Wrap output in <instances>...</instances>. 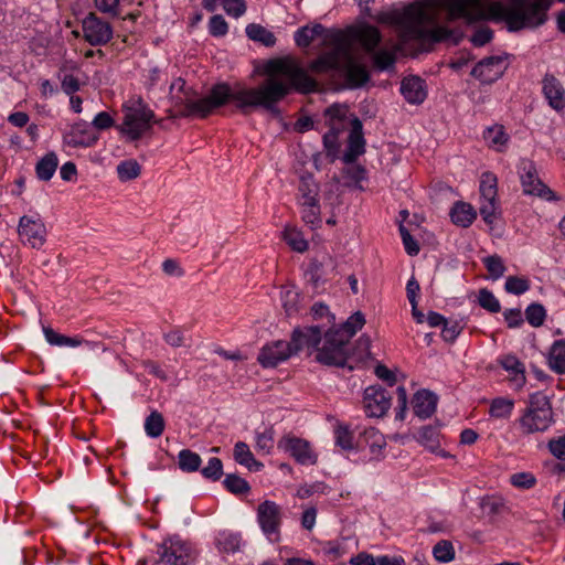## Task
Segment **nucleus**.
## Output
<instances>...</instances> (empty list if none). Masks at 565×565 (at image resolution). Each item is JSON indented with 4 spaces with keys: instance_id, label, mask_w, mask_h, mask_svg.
I'll return each mask as SVG.
<instances>
[{
    "instance_id": "864d4df0",
    "label": "nucleus",
    "mask_w": 565,
    "mask_h": 565,
    "mask_svg": "<svg viewBox=\"0 0 565 565\" xmlns=\"http://www.w3.org/2000/svg\"><path fill=\"white\" fill-rule=\"evenodd\" d=\"M335 446L343 450H352L354 448L353 434L347 425H338L334 428Z\"/></svg>"
},
{
    "instance_id": "09e8293b",
    "label": "nucleus",
    "mask_w": 565,
    "mask_h": 565,
    "mask_svg": "<svg viewBox=\"0 0 565 565\" xmlns=\"http://www.w3.org/2000/svg\"><path fill=\"white\" fill-rule=\"evenodd\" d=\"M433 556L439 563H449L455 558V547L448 540H441L433 547Z\"/></svg>"
},
{
    "instance_id": "5701e85b",
    "label": "nucleus",
    "mask_w": 565,
    "mask_h": 565,
    "mask_svg": "<svg viewBox=\"0 0 565 565\" xmlns=\"http://www.w3.org/2000/svg\"><path fill=\"white\" fill-rule=\"evenodd\" d=\"M503 73V60L500 56H490L478 62L472 68V76L483 83L497 81Z\"/></svg>"
},
{
    "instance_id": "1a4fd4ad",
    "label": "nucleus",
    "mask_w": 565,
    "mask_h": 565,
    "mask_svg": "<svg viewBox=\"0 0 565 565\" xmlns=\"http://www.w3.org/2000/svg\"><path fill=\"white\" fill-rule=\"evenodd\" d=\"M257 522L270 542H279L282 523V509L274 501L265 500L257 508Z\"/></svg>"
},
{
    "instance_id": "8fccbe9b",
    "label": "nucleus",
    "mask_w": 565,
    "mask_h": 565,
    "mask_svg": "<svg viewBox=\"0 0 565 565\" xmlns=\"http://www.w3.org/2000/svg\"><path fill=\"white\" fill-rule=\"evenodd\" d=\"M525 319L534 328L543 326L546 319V310L543 305L533 302L525 309Z\"/></svg>"
},
{
    "instance_id": "39448f33",
    "label": "nucleus",
    "mask_w": 565,
    "mask_h": 565,
    "mask_svg": "<svg viewBox=\"0 0 565 565\" xmlns=\"http://www.w3.org/2000/svg\"><path fill=\"white\" fill-rule=\"evenodd\" d=\"M326 46H331L308 64V70L316 74H328L342 70L343 56H349V40L344 33L327 35Z\"/></svg>"
},
{
    "instance_id": "4c0bfd02",
    "label": "nucleus",
    "mask_w": 565,
    "mask_h": 565,
    "mask_svg": "<svg viewBox=\"0 0 565 565\" xmlns=\"http://www.w3.org/2000/svg\"><path fill=\"white\" fill-rule=\"evenodd\" d=\"M514 409V401L509 397H495L490 403L489 415L497 419H508Z\"/></svg>"
},
{
    "instance_id": "cd10ccee",
    "label": "nucleus",
    "mask_w": 565,
    "mask_h": 565,
    "mask_svg": "<svg viewBox=\"0 0 565 565\" xmlns=\"http://www.w3.org/2000/svg\"><path fill=\"white\" fill-rule=\"evenodd\" d=\"M500 365L509 373V381L514 390H520L526 382L524 364L512 354L500 359Z\"/></svg>"
},
{
    "instance_id": "a878e982",
    "label": "nucleus",
    "mask_w": 565,
    "mask_h": 565,
    "mask_svg": "<svg viewBox=\"0 0 565 565\" xmlns=\"http://www.w3.org/2000/svg\"><path fill=\"white\" fill-rule=\"evenodd\" d=\"M365 151V140L362 134L361 121L355 118L353 120V128L349 135L348 147L343 153L342 160L344 163L350 164Z\"/></svg>"
},
{
    "instance_id": "c85d7f7f",
    "label": "nucleus",
    "mask_w": 565,
    "mask_h": 565,
    "mask_svg": "<svg viewBox=\"0 0 565 565\" xmlns=\"http://www.w3.org/2000/svg\"><path fill=\"white\" fill-rule=\"evenodd\" d=\"M521 15L522 25L520 30L526 26H539L546 20L545 8L541 2H530L523 10L515 8Z\"/></svg>"
},
{
    "instance_id": "5fc2aeb1",
    "label": "nucleus",
    "mask_w": 565,
    "mask_h": 565,
    "mask_svg": "<svg viewBox=\"0 0 565 565\" xmlns=\"http://www.w3.org/2000/svg\"><path fill=\"white\" fill-rule=\"evenodd\" d=\"M274 429L266 428L264 431H256V449L257 451L268 455L274 448Z\"/></svg>"
},
{
    "instance_id": "4d7b16f0",
    "label": "nucleus",
    "mask_w": 565,
    "mask_h": 565,
    "mask_svg": "<svg viewBox=\"0 0 565 565\" xmlns=\"http://www.w3.org/2000/svg\"><path fill=\"white\" fill-rule=\"evenodd\" d=\"M301 206L302 220L310 225L320 223V204L319 201L303 203Z\"/></svg>"
},
{
    "instance_id": "9d476101",
    "label": "nucleus",
    "mask_w": 565,
    "mask_h": 565,
    "mask_svg": "<svg viewBox=\"0 0 565 565\" xmlns=\"http://www.w3.org/2000/svg\"><path fill=\"white\" fill-rule=\"evenodd\" d=\"M277 446L299 465L312 466L317 463L318 456L306 439L286 435L279 439Z\"/></svg>"
},
{
    "instance_id": "dca6fc26",
    "label": "nucleus",
    "mask_w": 565,
    "mask_h": 565,
    "mask_svg": "<svg viewBox=\"0 0 565 565\" xmlns=\"http://www.w3.org/2000/svg\"><path fill=\"white\" fill-rule=\"evenodd\" d=\"M482 0H451L448 6L449 20L462 19L467 24L480 22L484 18Z\"/></svg>"
},
{
    "instance_id": "a18cd8bd",
    "label": "nucleus",
    "mask_w": 565,
    "mask_h": 565,
    "mask_svg": "<svg viewBox=\"0 0 565 565\" xmlns=\"http://www.w3.org/2000/svg\"><path fill=\"white\" fill-rule=\"evenodd\" d=\"M223 486L228 492L236 495L247 494L250 491L248 482L234 473L226 475L223 480Z\"/></svg>"
},
{
    "instance_id": "20e7f679",
    "label": "nucleus",
    "mask_w": 565,
    "mask_h": 565,
    "mask_svg": "<svg viewBox=\"0 0 565 565\" xmlns=\"http://www.w3.org/2000/svg\"><path fill=\"white\" fill-rule=\"evenodd\" d=\"M516 424L523 435L546 431L554 424V413L550 398L542 392L530 394L527 405Z\"/></svg>"
},
{
    "instance_id": "a211bd4d",
    "label": "nucleus",
    "mask_w": 565,
    "mask_h": 565,
    "mask_svg": "<svg viewBox=\"0 0 565 565\" xmlns=\"http://www.w3.org/2000/svg\"><path fill=\"white\" fill-rule=\"evenodd\" d=\"M542 94L547 105L556 113L565 110V88L562 82L552 74H545L542 79Z\"/></svg>"
},
{
    "instance_id": "e433bc0d",
    "label": "nucleus",
    "mask_w": 565,
    "mask_h": 565,
    "mask_svg": "<svg viewBox=\"0 0 565 565\" xmlns=\"http://www.w3.org/2000/svg\"><path fill=\"white\" fill-rule=\"evenodd\" d=\"M299 204L316 202L318 200L319 186L312 175H302L299 182Z\"/></svg>"
},
{
    "instance_id": "b1692460",
    "label": "nucleus",
    "mask_w": 565,
    "mask_h": 565,
    "mask_svg": "<svg viewBox=\"0 0 565 565\" xmlns=\"http://www.w3.org/2000/svg\"><path fill=\"white\" fill-rule=\"evenodd\" d=\"M349 51L351 45L349 44ZM350 87H361L370 79V73L363 64L356 63L349 52V56H343L342 70Z\"/></svg>"
},
{
    "instance_id": "0eeeda50",
    "label": "nucleus",
    "mask_w": 565,
    "mask_h": 565,
    "mask_svg": "<svg viewBox=\"0 0 565 565\" xmlns=\"http://www.w3.org/2000/svg\"><path fill=\"white\" fill-rule=\"evenodd\" d=\"M153 118L154 113L139 98L134 106L127 108L121 132L131 141H136L151 129Z\"/></svg>"
},
{
    "instance_id": "13d9d810",
    "label": "nucleus",
    "mask_w": 565,
    "mask_h": 565,
    "mask_svg": "<svg viewBox=\"0 0 565 565\" xmlns=\"http://www.w3.org/2000/svg\"><path fill=\"white\" fill-rule=\"evenodd\" d=\"M510 482L515 488L529 490L536 484V478L532 472H516L511 475Z\"/></svg>"
},
{
    "instance_id": "393cba45",
    "label": "nucleus",
    "mask_w": 565,
    "mask_h": 565,
    "mask_svg": "<svg viewBox=\"0 0 565 565\" xmlns=\"http://www.w3.org/2000/svg\"><path fill=\"white\" fill-rule=\"evenodd\" d=\"M399 90L405 100L413 105L422 104L427 97L426 83L419 76L403 78Z\"/></svg>"
},
{
    "instance_id": "c03bdc74",
    "label": "nucleus",
    "mask_w": 565,
    "mask_h": 565,
    "mask_svg": "<svg viewBox=\"0 0 565 565\" xmlns=\"http://www.w3.org/2000/svg\"><path fill=\"white\" fill-rule=\"evenodd\" d=\"M284 239L296 252L303 253L308 249V242L305 239L302 233L296 227L287 226L284 230Z\"/></svg>"
},
{
    "instance_id": "0e129e2a",
    "label": "nucleus",
    "mask_w": 565,
    "mask_h": 565,
    "mask_svg": "<svg viewBox=\"0 0 565 565\" xmlns=\"http://www.w3.org/2000/svg\"><path fill=\"white\" fill-rule=\"evenodd\" d=\"M282 307L288 316L297 311L298 292L292 289L281 291Z\"/></svg>"
},
{
    "instance_id": "ddd939ff",
    "label": "nucleus",
    "mask_w": 565,
    "mask_h": 565,
    "mask_svg": "<svg viewBox=\"0 0 565 565\" xmlns=\"http://www.w3.org/2000/svg\"><path fill=\"white\" fill-rule=\"evenodd\" d=\"M391 395L382 386L372 385L364 390L363 404L367 417L380 418L391 407Z\"/></svg>"
},
{
    "instance_id": "c9c22d12",
    "label": "nucleus",
    "mask_w": 565,
    "mask_h": 565,
    "mask_svg": "<svg viewBox=\"0 0 565 565\" xmlns=\"http://www.w3.org/2000/svg\"><path fill=\"white\" fill-rule=\"evenodd\" d=\"M362 438L373 457H379L386 447L384 435L374 427L366 428Z\"/></svg>"
},
{
    "instance_id": "7ed1b4c3",
    "label": "nucleus",
    "mask_w": 565,
    "mask_h": 565,
    "mask_svg": "<svg viewBox=\"0 0 565 565\" xmlns=\"http://www.w3.org/2000/svg\"><path fill=\"white\" fill-rule=\"evenodd\" d=\"M364 324V315L356 311L341 326L324 332L322 347L316 355L317 361L324 365L343 367L349 358V342Z\"/></svg>"
},
{
    "instance_id": "473e14b6",
    "label": "nucleus",
    "mask_w": 565,
    "mask_h": 565,
    "mask_svg": "<svg viewBox=\"0 0 565 565\" xmlns=\"http://www.w3.org/2000/svg\"><path fill=\"white\" fill-rule=\"evenodd\" d=\"M356 39L369 53H373L382 41V34L376 26L364 25L356 32Z\"/></svg>"
},
{
    "instance_id": "680f3d73",
    "label": "nucleus",
    "mask_w": 565,
    "mask_h": 565,
    "mask_svg": "<svg viewBox=\"0 0 565 565\" xmlns=\"http://www.w3.org/2000/svg\"><path fill=\"white\" fill-rule=\"evenodd\" d=\"M399 234L405 248L409 256H416L420 248L418 242L411 235L409 231L403 225H399Z\"/></svg>"
},
{
    "instance_id": "2f4dec72",
    "label": "nucleus",
    "mask_w": 565,
    "mask_h": 565,
    "mask_svg": "<svg viewBox=\"0 0 565 565\" xmlns=\"http://www.w3.org/2000/svg\"><path fill=\"white\" fill-rule=\"evenodd\" d=\"M547 362L553 372L565 375V339L553 342L548 350Z\"/></svg>"
},
{
    "instance_id": "4468645a",
    "label": "nucleus",
    "mask_w": 565,
    "mask_h": 565,
    "mask_svg": "<svg viewBox=\"0 0 565 565\" xmlns=\"http://www.w3.org/2000/svg\"><path fill=\"white\" fill-rule=\"evenodd\" d=\"M291 356H294V352L288 341L285 340H276L266 343L259 351L257 361L259 364L265 367H276L282 362H286Z\"/></svg>"
},
{
    "instance_id": "bb28decb",
    "label": "nucleus",
    "mask_w": 565,
    "mask_h": 565,
    "mask_svg": "<svg viewBox=\"0 0 565 565\" xmlns=\"http://www.w3.org/2000/svg\"><path fill=\"white\" fill-rule=\"evenodd\" d=\"M438 397L428 390H420L415 393L412 405L414 414L422 418H429L436 411Z\"/></svg>"
},
{
    "instance_id": "3c124183",
    "label": "nucleus",
    "mask_w": 565,
    "mask_h": 565,
    "mask_svg": "<svg viewBox=\"0 0 565 565\" xmlns=\"http://www.w3.org/2000/svg\"><path fill=\"white\" fill-rule=\"evenodd\" d=\"M531 287L530 280L525 277L509 276L504 284V290L508 294L520 296L525 294Z\"/></svg>"
},
{
    "instance_id": "052dcab7",
    "label": "nucleus",
    "mask_w": 565,
    "mask_h": 565,
    "mask_svg": "<svg viewBox=\"0 0 565 565\" xmlns=\"http://www.w3.org/2000/svg\"><path fill=\"white\" fill-rule=\"evenodd\" d=\"M209 32L215 38H222L227 34L228 24L221 14L211 17L209 21Z\"/></svg>"
},
{
    "instance_id": "f03ea898",
    "label": "nucleus",
    "mask_w": 565,
    "mask_h": 565,
    "mask_svg": "<svg viewBox=\"0 0 565 565\" xmlns=\"http://www.w3.org/2000/svg\"><path fill=\"white\" fill-rule=\"evenodd\" d=\"M393 22L398 28L399 40L403 44L414 41L419 43L425 51H428L435 43L446 40L458 43L462 39L461 32L436 25L435 15L414 6H409L402 14L396 15Z\"/></svg>"
},
{
    "instance_id": "58836bf2",
    "label": "nucleus",
    "mask_w": 565,
    "mask_h": 565,
    "mask_svg": "<svg viewBox=\"0 0 565 565\" xmlns=\"http://www.w3.org/2000/svg\"><path fill=\"white\" fill-rule=\"evenodd\" d=\"M145 433L150 438L160 437L166 428L163 415L158 411H151L143 423Z\"/></svg>"
},
{
    "instance_id": "72a5a7b5",
    "label": "nucleus",
    "mask_w": 565,
    "mask_h": 565,
    "mask_svg": "<svg viewBox=\"0 0 565 565\" xmlns=\"http://www.w3.org/2000/svg\"><path fill=\"white\" fill-rule=\"evenodd\" d=\"M245 32L249 40L259 42L266 47H273L276 44L275 34L260 24L250 23L246 26Z\"/></svg>"
},
{
    "instance_id": "412c9836",
    "label": "nucleus",
    "mask_w": 565,
    "mask_h": 565,
    "mask_svg": "<svg viewBox=\"0 0 565 565\" xmlns=\"http://www.w3.org/2000/svg\"><path fill=\"white\" fill-rule=\"evenodd\" d=\"M440 425H425L420 427L415 436L418 444L441 458H450L451 455L440 448Z\"/></svg>"
},
{
    "instance_id": "6ab92c4d",
    "label": "nucleus",
    "mask_w": 565,
    "mask_h": 565,
    "mask_svg": "<svg viewBox=\"0 0 565 565\" xmlns=\"http://www.w3.org/2000/svg\"><path fill=\"white\" fill-rule=\"evenodd\" d=\"M98 139V134L86 121L74 124L71 130L64 136V142L73 148L93 147Z\"/></svg>"
},
{
    "instance_id": "79ce46f5",
    "label": "nucleus",
    "mask_w": 565,
    "mask_h": 565,
    "mask_svg": "<svg viewBox=\"0 0 565 565\" xmlns=\"http://www.w3.org/2000/svg\"><path fill=\"white\" fill-rule=\"evenodd\" d=\"M202 463L199 454L190 450L182 449L178 454L179 468L184 472H195L200 469Z\"/></svg>"
},
{
    "instance_id": "f3484780",
    "label": "nucleus",
    "mask_w": 565,
    "mask_h": 565,
    "mask_svg": "<svg viewBox=\"0 0 565 565\" xmlns=\"http://www.w3.org/2000/svg\"><path fill=\"white\" fill-rule=\"evenodd\" d=\"M160 559L169 565H186L190 546L178 536L166 540L159 547Z\"/></svg>"
},
{
    "instance_id": "338daca9",
    "label": "nucleus",
    "mask_w": 565,
    "mask_h": 565,
    "mask_svg": "<svg viewBox=\"0 0 565 565\" xmlns=\"http://www.w3.org/2000/svg\"><path fill=\"white\" fill-rule=\"evenodd\" d=\"M462 331V326L458 321L449 323L447 320L443 326L441 337L447 342H455Z\"/></svg>"
},
{
    "instance_id": "423d86ee",
    "label": "nucleus",
    "mask_w": 565,
    "mask_h": 565,
    "mask_svg": "<svg viewBox=\"0 0 565 565\" xmlns=\"http://www.w3.org/2000/svg\"><path fill=\"white\" fill-rule=\"evenodd\" d=\"M518 173L523 193L541 198L547 202H556L559 198L539 177L536 164L533 160L522 158L518 166Z\"/></svg>"
},
{
    "instance_id": "de8ad7c7",
    "label": "nucleus",
    "mask_w": 565,
    "mask_h": 565,
    "mask_svg": "<svg viewBox=\"0 0 565 565\" xmlns=\"http://www.w3.org/2000/svg\"><path fill=\"white\" fill-rule=\"evenodd\" d=\"M141 167L134 160H124L117 166V174L121 181H130L140 175Z\"/></svg>"
},
{
    "instance_id": "9b49d317",
    "label": "nucleus",
    "mask_w": 565,
    "mask_h": 565,
    "mask_svg": "<svg viewBox=\"0 0 565 565\" xmlns=\"http://www.w3.org/2000/svg\"><path fill=\"white\" fill-rule=\"evenodd\" d=\"M18 234L22 244L41 248L46 242V227L39 215H23L19 220Z\"/></svg>"
},
{
    "instance_id": "7c9ffc66",
    "label": "nucleus",
    "mask_w": 565,
    "mask_h": 565,
    "mask_svg": "<svg viewBox=\"0 0 565 565\" xmlns=\"http://www.w3.org/2000/svg\"><path fill=\"white\" fill-rule=\"evenodd\" d=\"M234 459L241 466L246 467L249 471H260L264 465L254 458L248 445L244 441H237L234 446Z\"/></svg>"
},
{
    "instance_id": "69168bd1",
    "label": "nucleus",
    "mask_w": 565,
    "mask_h": 565,
    "mask_svg": "<svg viewBox=\"0 0 565 565\" xmlns=\"http://www.w3.org/2000/svg\"><path fill=\"white\" fill-rule=\"evenodd\" d=\"M322 551L324 555L329 556L332 561L341 558L345 554L344 544L339 541H328L323 545Z\"/></svg>"
},
{
    "instance_id": "f257e3e1",
    "label": "nucleus",
    "mask_w": 565,
    "mask_h": 565,
    "mask_svg": "<svg viewBox=\"0 0 565 565\" xmlns=\"http://www.w3.org/2000/svg\"><path fill=\"white\" fill-rule=\"evenodd\" d=\"M267 79L258 87H232L227 83L214 85L205 97L188 100V115L206 118L216 108L233 102L238 110L247 114L250 108L273 110L277 103L292 90L310 94L318 90L317 81L292 56L268 60L264 65Z\"/></svg>"
},
{
    "instance_id": "ea45409f",
    "label": "nucleus",
    "mask_w": 565,
    "mask_h": 565,
    "mask_svg": "<svg viewBox=\"0 0 565 565\" xmlns=\"http://www.w3.org/2000/svg\"><path fill=\"white\" fill-rule=\"evenodd\" d=\"M216 545L220 551L226 553H235L239 551L242 545V536L239 533L231 531H222L216 537Z\"/></svg>"
},
{
    "instance_id": "f8f14e48",
    "label": "nucleus",
    "mask_w": 565,
    "mask_h": 565,
    "mask_svg": "<svg viewBox=\"0 0 565 565\" xmlns=\"http://www.w3.org/2000/svg\"><path fill=\"white\" fill-rule=\"evenodd\" d=\"M84 39L93 46L107 44L113 39L111 25L90 12L82 22Z\"/></svg>"
},
{
    "instance_id": "603ef678",
    "label": "nucleus",
    "mask_w": 565,
    "mask_h": 565,
    "mask_svg": "<svg viewBox=\"0 0 565 565\" xmlns=\"http://www.w3.org/2000/svg\"><path fill=\"white\" fill-rule=\"evenodd\" d=\"M478 303L484 310L491 313H498L501 310V305L498 298L487 288H482L478 295Z\"/></svg>"
},
{
    "instance_id": "bf43d9fd",
    "label": "nucleus",
    "mask_w": 565,
    "mask_h": 565,
    "mask_svg": "<svg viewBox=\"0 0 565 565\" xmlns=\"http://www.w3.org/2000/svg\"><path fill=\"white\" fill-rule=\"evenodd\" d=\"M347 109L340 105H332L324 111V116L328 119L329 126L341 127L343 129V120L345 119Z\"/></svg>"
},
{
    "instance_id": "c756f323",
    "label": "nucleus",
    "mask_w": 565,
    "mask_h": 565,
    "mask_svg": "<svg viewBox=\"0 0 565 565\" xmlns=\"http://www.w3.org/2000/svg\"><path fill=\"white\" fill-rule=\"evenodd\" d=\"M477 217L472 205L466 202H456L450 210L451 222L461 227H469Z\"/></svg>"
},
{
    "instance_id": "f704fd0d",
    "label": "nucleus",
    "mask_w": 565,
    "mask_h": 565,
    "mask_svg": "<svg viewBox=\"0 0 565 565\" xmlns=\"http://www.w3.org/2000/svg\"><path fill=\"white\" fill-rule=\"evenodd\" d=\"M57 156L54 152L46 153L35 166L36 177L42 181L51 180L57 169Z\"/></svg>"
},
{
    "instance_id": "37998d69",
    "label": "nucleus",
    "mask_w": 565,
    "mask_h": 565,
    "mask_svg": "<svg viewBox=\"0 0 565 565\" xmlns=\"http://www.w3.org/2000/svg\"><path fill=\"white\" fill-rule=\"evenodd\" d=\"M397 51V46L393 50L381 49L379 51H374L372 53L374 66L380 71H386L393 67L396 63Z\"/></svg>"
},
{
    "instance_id": "49530a36",
    "label": "nucleus",
    "mask_w": 565,
    "mask_h": 565,
    "mask_svg": "<svg viewBox=\"0 0 565 565\" xmlns=\"http://www.w3.org/2000/svg\"><path fill=\"white\" fill-rule=\"evenodd\" d=\"M482 263L492 280L500 279L507 270L502 257L497 254L482 258Z\"/></svg>"
},
{
    "instance_id": "a19ab883",
    "label": "nucleus",
    "mask_w": 565,
    "mask_h": 565,
    "mask_svg": "<svg viewBox=\"0 0 565 565\" xmlns=\"http://www.w3.org/2000/svg\"><path fill=\"white\" fill-rule=\"evenodd\" d=\"M484 140L494 147L498 151H501L509 141V135L505 132L504 127L501 125H494L487 128L483 132Z\"/></svg>"
},
{
    "instance_id": "6e6552de",
    "label": "nucleus",
    "mask_w": 565,
    "mask_h": 565,
    "mask_svg": "<svg viewBox=\"0 0 565 565\" xmlns=\"http://www.w3.org/2000/svg\"><path fill=\"white\" fill-rule=\"evenodd\" d=\"M497 183L498 179L493 173H482L479 186L481 199L479 211L482 220L491 227L500 215Z\"/></svg>"
},
{
    "instance_id": "774afa93",
    "label": "nucleus",
    "mask_w": 565,
    "mask_h": 565,
    "mask_svg": "<svg viewBox=\"0 0 565 565\" xmlns=\"http://www.w3.org/2000/svg\"><path fill=\"white\" fill-rule=\"evenodd\" d=\"M492 38L493 31L488 26H483L476 30L470 41L475 46L480 47L489 43L492 40Z\"/></svg>"
},
{
    "instance_id": "e2e57ef3",
    "label": "nucleus",
    "mask_w": 565,
    "mask_h": 565,
    "mask_svg": "<svg viewBox=\"0 0 565 565\" xmlns=\"http://www.w3.org/2000/svg\"><path fill=\"white\" fill-rule=\"evenodd\" d=\"M547 449L554 458L565 461V434L551 438L547 441Z\"/></svg>"
},
{
    "instance_id": "2eb2a0df",
    "label": "nucleus",
    "mask_w": 565,
    "mask_h": 565,
    "mask_svg": "<svg viewBox=\"0 0 565 565\" xmlns=\"http://www.w3.org/2000/svg\"><path fill=\"white\" fill-rule=\"evenodd\" d=\"M322 340V329L318 326H309L302 328H295L290 335L289 344L294 352V355H297L305 348L317 350V354L319 353V344Z\"/></svg>"
},
{
    "instance_id": "aec40b11",
    "label": "nucleus",
    "mask_w": 565,
    "mask_h": 565,
    "mask_svg": "<svg viewBox=\"0 0 565 565\" xmlns=\"http://www.w3.org/2000/svg\"><path fill=\"white\" fill-rule=\"evenodd\" d=\"M484 18L481 21L493 20V21H505L509 31H519L522 25L521 15L515 8H510L501 2H492L489 7L484 8Z\"/></svg>"
},
{
    "instance_id": "4be33fe9",
    "label": "nucleus",
    "mask_w": 565,
    "mask_h": 565,
    "mask_svg": "<svg viewBox=\"0 0 565 565\" xmlns=\"http://www.w3.org/2000/svg\"><path fill=\"white\" fill-rule=\"evenodd\" d=\"M330 33H343L341 30H330L324 28L321 23L312 25H303L296 30L294 40L297 46L301 49L308 47L317 38L322 39V44L327 43V35Z\"/></svg>"
},
{
    "instance_id": "6e6d98bb",
    "label": "nucleus",
    "mask_w": 565,
    "mask_h": 565,
    "mask_svg": "<svg viewBox=\"0 0 565 565\" xmlns=\"http://www.w3.org/2000/svg\"><path fill=\"white\" fill-rule=\"evenodd\" d=\"M201 475L211 481L220 480L223 475L222 460L216 457L210 458L207 465L201 469Z\"/></svg>"
}]
</instances>
